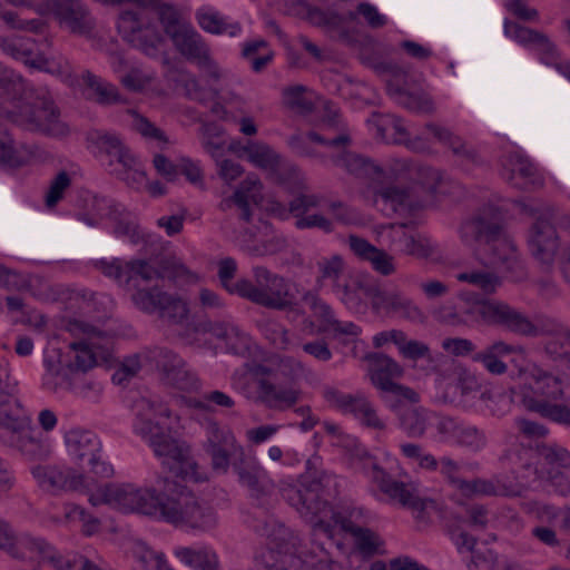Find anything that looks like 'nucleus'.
<instances>
[{"label": "nucleus", "mask_w": 570, "mask_h": 570, "mask_svg": "<svg viewBox=\"0 0 570 570\" xmlns=\"http://www.w3.org/2000/svg\"><path fill=\"white\" fill-rule=\"evenodd\" d=\"M60 389L70 390L77 397H80L90 403H97L102 393V387L99 383L87 380L82 374L70 376L68 382Z\"/></svg>", "instance_id": "nucleus-57"}, {"label": "nucleus", "mask_w": 570, "mask_h": 570, "mask_svg": "<svg viewBox=\"0 0 570 570\" xmlns=\"http://www.w3.org/2000/svg\"><path fill=\"white\" fill-rule=\"evenodd\" d=\"M129 114L132 117V129L141 135L145 139L155 140L160 144L168 142V138L166 137L165 132L155 124H153L148 118L134 110H130Z\"/></svg>", "instance_id": "nucleus-63"}, {"label": "nucleus", "mask_w": 570, "mask_h": 570, "mask_svg": "<svg viewBox=\"0 0 570 570\" xmlns=\"http://www.w3.org/2000/svg\"><path fill=\"white\" fill-rule=\"evenodd\" d=\"M368 365L371 383L380 391L381 400L391 411L396 410L400 401H419L415 391L395 382L403 375V368L393 358L375 353L368 356Z\"/></svg>", "instance_id": "nucleus-17"}, {"label": "nucleus", "mask_w": 570, "mask_h": 570, "mask_svg": "<svg viewBox=\"0 0 570 570\" xmlns=\"http://www.w3.org/2000/svg\"><path fill=\"white\" fill-rule=\"evenodd\" d=\"M401 454L409 461L415 462L422 470L434 472L439 468V461L436 458L425 452L421 444L404 442L400 444Z\"/></svg>", "instance_id": "nucleus-59"}, {"label": "nucleus", "mask_w": 570, "mask_h": 570, "mask_svg": "<svg viewBox=\"0 0 570 570\" xmlns=\"http://www.w3.org/2000/svg\"><path fill=\"white\" fill-rule=\"evenodd\" d=\"M387 91L395 102L403 108L415 112L430 115L435 110L432 98L423 90H410L399 83V76L387 80Z\"/></svg>", "instance_id": "nucleus-41"}, {"label": "nucleus", "mask_w": 570, "mask_h": 570, "mask_svg": "<svg viewBox=\"0 0 570 570\" xmlns=\"http://www.w3.org/2000/svg\"><path fill=\"white\" fill-rule=\"evenodd\" d=\"M514 204L520 213L534 219L527 236L531 255L541 264L552 265L559 249V237L551 223L556 218V208L538 200H517Z\"/></svg>", "instance_id": "nucleus-12"}, {"label": "nucleus", "mask_w": 570, "mask_h": 570, "mask_svg": "<svg viewBox=\"0 0 570 570\" xmlns=\"http://www.w3.org/2000/svg\"><path fill=\"white\" fill-rule=\"evenodd\" d=\"M135 411L134 431L148 443L161 465L184 480L203 481L189 445L175 439L165 425L164 421L170 416L169 409L161 402L140 397L135 403Z\"/></svg>", "instance_id": "nucleus-4"}, {"label": "nucleus", "mask_w": 570, "mask_h": 570, "mask_svg": "<svg viewBox=\"0 0 570 570\" xmlns=\"http://www.w3.org/2000/svg\"><path fill=\"white\" fill-rule=\"evenodd\" d=\"M88 140L108 158L110 167L130 168L137 157L126 145L120 135L114 131L92 130L88 134Z\"/></svg>", "instance_id": "nucleus-36"}, {"label": "nucleus", "mask_w": 570, "mask_h": 570, "mask_svg": "<svg viewBox=\"0 0 570 570\" xmlns=\"http://www.w3.org/2000/svg\"><path fill=\"white\" fill-rule=\"evenodd\" d=\"M361 458L368 460L373 482L391 502L410 509L417 521L426 522L429 520L431 511L435 509V502L421 498L419 485L415 482L394 480L365 450L362 451Z\"/></svg>", "instance_id": "nucleus-14"}, {"label": "nucleus", "mask_w": 570, "mask_h": 570, "mask_svg": "<svg viewBox=\"0 0 570 570\" xmlns=\"http://www.w3.org/2000/svg\"><path fill=\"white\" fill-rule=\"evenodd\" d=\"M262 202L263 185L261 180L254 176H248L240 183L233 196L222 200L220 208L227 210L236 206L239 210V217L245 222H249L252 207L261 206Z\"/></svg>", "instance_id": "nucleus-38"}, {"label": "nucleus", "mask_w": 570, "mask_h": 570, "mask_svg": "<svg viewBox=\"0 0 570 570\" xmlns=\"http://www.w3.org/2000/svg\"><path fill=\"white\" fill-rule=\"evenodd\" d=\"M475 495H501L519 497L527 489L522 482L508 480L502 475H494L491 479H475Z\"/></svg>", "instance_id": "nucleus-49"}, {"label": "nucleus", "mask_w": 570, "mask_h": 570, "mask_svg": "<svg viewBox=\"0 0 570 570\" xmlns=\"http://www.w3.org/2000/svg\"><path fill=\"white\" fill-rule=\"evenodd\" d=\"M95 215L81 214L80 219L89 226H96L104 217H108L112 223V230L117 237L128 239L132 244H137L144 239L136 216L128 212L120 204H112L106 198H94Z\"/></svg>", "instance_id": "nucleus-24"}, {"label": "nucleus", "mask_w": 570, "mask_h": 570, "mask_svg": "<svg viewBox=\"0 0 570 570\" xmlns=\"http://www.w3.org/2000/svg\"><path fill=\"white\" fill-rule=\"evenodd\" d=\"M176 50L188 61L195 63L209 77L219 79L223 71L212 56L209 45L193 24L183 29L170 38Z\"/></svg>", "instance_id": "nucleus-26"}, {"label": "nucleus", "mask_w": 570, "mask_h": 570, "mask_svg": "<svg viewBox=\"0 0 570 570\" xmlns=\"http://www.w3.org/2000/svg\"><path fill=\"white\" fill-rule=\"evenodd\" d=\"M403 401L394 412L397 414L400 429L409 438H422L429 428H434L439 435L446 415L430 411L421 406H403Z\"/></svg>", "instance_id": "nucleus-30"}, {"label": "nucleus", "mask_w": 570, "mask_h": 570, "mask_svg": "<svg viewBox=\"0 0 570 570\" xmlns=\"http://www.w3.org/2000/svg\"><path fill=\"white\" fill-rule=\"evenodd\" d=\"M155 358L160 380L166 385L186 392L196 391L200 387L197 374L178 354L160 348Z\"/></svg>", "instance_id": "nucleus-28"}, {"label": "nucleus", "mask_w": 570, "mask_h": 570, "mask_svg": "<svg viewBox=\"0 0 570 570\" xmlns=\"http://www.w3.org/2000/svg\"><path fill=\"white\" fill-rule=\"evenodd\" d=\"M482 324L500 326L514 334L530 337L543 332V328L524 313L497 298H482Z\"/></svg>", "instance_id": "nucleus-20"}, {"label": "nucleus", "mask_w": 570, "mask_h": 570, "mask_svg": "<svg viewBox=\"0 0 570 570\" xmlns=\"http://www.w3.org/2000/svg\"><path fill=\"white\" fill-rule=\"evenodd\" d=\"M17 391V381L11 376L9 363L6 358H0V416L10 414L12 405H21L14 393Z\"/></svg>", "instance_id": "nucleus-54"}, {"label": "nucleus", "mask_w": 570, "mask_h": 570, "mask_svg": "<svg viewBox=\"0 0 570 570\" xmlns=\"http://www.w3.org/2000/svg\"><path fill=\"white\" fill-rule=\"evenodd\" d=\"M41 13H52L59 26L72 35L91 38L96 20L81 0H43Z\"/></svg>", "instance_id": "nucleus-21"}, {"label": "nucleus", "mask_w": 570, "mask_h": 570, "mask_svg": "<svg viewBox=\"0 0 570 570\" xmlns=\"http://www.w3.org/2000/svg\"><path fill=\"white\" fill-rule=\"evenodd\" d=\"M66 330L78 341L70 343L65 353L59 348L47 351L43 360L46 373L42 384L53 392L70 376L83 374L112 356L114 337L108 332L80 320L68 321Z\"/></svg>", "instance_id": "nucleus-2"}, {"label": "nucleus", "mask_w": 570, "mask_h": 570, "mask_svg": "<svg viewBox=\"0 0 570 570\" xmlns=\"http://www.w3.org/2000/svg\"><path fill=\"white\" fill-rule=\"evenodd\" d=\"M32 475L38 484L47 491H79L86 488L85 475L67 466L37 465L32 469Z\"/></svg>", "instance_id": "nucleus-35"}, {"label": "nucleus", "mask_w": 570, "mask_h": 570, "mask_svg": "<svg viewBox=\"0 0 570 570\" xmlns=\"http://www.w3.org/2000/svg\"><path fill=\"white\" fill-rule=\"evenodd\" d=\"M539 458L549 464L570 470V452L556 443L538 446L537 450L523 446L509 449L500 456V462L510 466L517 478L528 480L533 476L534 480H542L544 471L538 465Z\"/></svg>", "instance_id": "nucleus-15"}, {"label": "nucleus", "mask_w": 570, "mask_h": 570, "mask_svg": "<svg viewBox=\"0 0 570 570\" xmlns=\"http://www.w3.org/2000/svg\"><path fill=\"white\" fill-rule=\"evenodd\" d=\"M208 332L216 338L224 341L228 352L245 356L250 353L252 337L229 321L212 323Z\"/></svg>", "instance_id": "nucleus-44"}, {"label": "nucleus", "mask_w": 570, "mask_h": 570, "mask_svg": "<svg viewBox=\"0 0 570 570\" xmlns=\"http://www.w3.org/2000/svg\"><path fill=\"white\" fill-rule=\"evenodd\" d=\"M433 140L450 148L456 156L469 159L474 157V153L466 148L460 136L455 135L450 128L433 121L426 122L421 134L411 136L407 131L404 146L413 153L431 155L435 153Z\"/></svg>", "instance_id": "nucleus-23"}, {"label": "nucleus", "mask_w": 570, "mask_h": 570, "mask_svg": "<svg viewBox=\"0 0 570 570\" xmlns=\"http://www.w3.org/2000/svg\"><path fill=\"white\" fill-rule=\"evenodd\" d=\"M341 480L325 470H316L303 475L298 484H289L282 489V495L302 518L313 525L314 539L309 547L298 546L297 553L305 557L306 567L321 570L350 568L336 560L343 553V546L332 538V521L342 530L353 533L364 529L373 519L372 513L363 507L347 504L334 511L328 500L340 493ZM297 538L296 535H294Z\"/></svg>", "instance_id": "nucleus-1"}, {"label": "nucleus", "mask_w": 570, "mask_h": 570, "mask_svg": "<svg viewBox=\"0 0 570 570\" xmlns=\"http://www.w3.org/2000/svg\"><path fill=\"white\" fill-rule=\"evenodd\" d=\"M461 283H466L484 294H493L501 286V278L487 268H469L455 275Z\"/></svg>", "instance_id": "nucleus-52"}, {"label": "nucleus", "mask_w": 570, "mask_h": 570, "mask_svg": "<svg viewBox=\"0 0 570 570\" xmlns=\"http://www.w3.org/2000/svg\"><path fill=\"white\" fill-rule=\"evenodd\" d=\"M440 473L448 480V482L460 491L462 495L474 497V483L473 480H465L461 478V464L454 461L450 456H443L439 461Z\"/></svg>", "instance_id": "nucleus-53"}, {"label": "nucleus", "mask_w": 570, "mask_h": 570, "mask_svg": "<svg viewBox=\"0 0 570 570\" xmlns=\"http://www.w3.org/2000/svg\"><path fill=\"white\" fill-rule=\"evenodd\" d=\"M95 267L118 285L129 287L128 262L119 258L99 259L95 263Z\"/></svg>", "instance_id": "nucleus-60"}, {"label": "nucleus", "mask_w": 570, "mask_h": 570, "mask_svg": "<svg viewBox=\"0 0 570 570\" xmlns=\"http://www.w3.org/2000/svg\"><path fill=\"white\" fill-rule=\"evenodd\" d=\"M0 440L30 460H43L51 454L49 439L33 429L22 405L13 404L10 414L0 416Z\"/></svg>", "instance_id": "nucleus-13"}, {"label": "nucleus", "mask_w": 570, "mask_h": 570, "mask_svg": "<svg viewBox=\"0 0 570 570\" xmlns=\"http://www.w3.org/2000/svg\"><path fill=\"white\" fill-rule=\"evenodd\" d=\"M304 302L309 306L313 317L318 323L320 333H331L335 338H354L361 334V327L350 321H341L334 309L317 294L307 291L303 295Z\"/></svg>", "instance_id": "nucleus-29"}, {"label": "nucleus", "mask_w": 570, "mask_h": 570, "mask_svg": "<svg viewBox=\"0 0 570 570\" xmlns=\"http://www.w3.org/2000/svg\"><path fill=\"white\" fill-rule=\"evenodd\" d=\"M155 520L199 531H208L217 524L216 513L210 505L186 485L170 480H166L165 489L159 494Z\"/></svg>", "instance_id": "nucleus-9"}, {"label": "nucleus", "mask_w": 570, "mask_h": 570, "mask_svg": "<svg viewBox=\"0 0 570 570\" xmlns=\"http://www.w3.org/2000/svg\"><path fill=\"white\" fill-rule=\"evenodd\" d=\"M129 287L139 286L138 281L150 282L157 278L193 279L195 274L176 256L150 257L128 262Z\"/></svg>", "instance_id": "nucleus-22"}, {"label": "nucleus", "mask_w": 570, "mask_h": 570, "mask_svg": "<svg viewBox=\"0 0 570 570\" xmlns=\"http://www.w3.org/2000/svg\"><path fill=\"white\" fill-rule=\"evenodd\" d=\"M110 494L115 510L156 519L160 492L155 488L139 487L130 482L116 483Z\"/></svg>", "instance_id": "nucleus-25"}, {"label": "nucleus", "mask_w": 570, "mask_h": 570, "mask_svg": "<svg viewBox=\"0 0 570 570\" xmlns=\"http://www.w3.org/2000/svg\"><path fill=\"white\" fill-rule=\"evenodd\" d=\"M135 292L131 294L134 305L141 312L147 314L157 313L163 299H166L167 293L159 287H134Z\"/></svg>", "instance_id": "nucleus-56"}, {"label": "nucleus", "mask_w": 570, "mask_h": 570, "mask_svg": "<svg viewBox=\"0 0 570 570\" xmlns=\"http://www.w3.org/2000/svg\"><path fill=\"white\" fill-rule=\"evenodd\" d=\"M157 313L163 318H167L174 323H180L187 317L188 307L186 302L180 297L167 293L166 299H163Z\"/></svg>", "instance_id": "nucleus-62"}, {"label": "nucleus", "mask_w": 570, "mask_h": 570, "mask_svg": "<svg viewBox=\"0 0 570 570\" xmlns=\"http://www.w3.org/2000/svg\"><path fill=\"white\" fill-rule=\"evenodd\" d=\"M322 394L331 407L343 414H351L363 428L376 432L386 430V420L380 416L376 407L364 393H345L336 387L325 386Z\"/></svg>", "instance_id": "nucleus-18"}, {"label": "nucleus", "mask_w": 570, "mask_h": 570, "mask_svg": "<svg viewBox=\"0 0 570 570\" xmlns=\"http://www.w3.org/2000/svg\"><path fill=\"white\" fill-rule=\"evenodd\" d=\"M374 205L390 216L415 212L424 206V202L413 189L387 186L375 191Z\"/></svg>", "instance_id": "nucleus-34"}, {"label": "nucleus", "mask_w": 570, "mask_h": 570, "mask_svg": "<svg viewBox=\"0 0 570 570\" xmlns=\"http://www.w3.org/2000/svg\"><path fill=\"white\" fill-rule=\"evenodd\" d=\"M416 161L409 158H393L390 159L384 167H381V173H377V181L384 180H409L414 177Z\"/></svg>", "instance_id": "nucleus-55"}, {"label": "nucleus", "mask_w": 570, "mask_h": 570, "mask_svg": "<svg viewBox=\"0 0 570 570\" xmlns=\"http://www.w3.org/2000/svg\"><path fill=\"white\" fill-rule=\"evenodd\" d=\"M373 307L387 315L413 323H424L426 316L422 308L401 291H383L373 297Z\"/></svg>", "instance_id": "nucleus-33"}, {"label": "nucleus", "mask_w": 570, "mask_h": 570, "mask_svg": "<svg viewBox=\"0 0 570 570\" xmlns=\"http://www.w3.org/2000/svg\"><path fill=\"white\" fill-rule=\"evenodd\" d=\"M204 429L203 449L209 456L214 472L225 475L232 466L238 484L245 488L253 499L261 500L274 492L275 482L268 471L256 458L246 456L244 446L228 426H222L210 420Z\"/></svg>", "instance_id": "nucleus-3"}, {"label": "nucleus", "mask_w": 570, "mask_h": 570, "mask_svg": "<svg viewBox=\"0 0 570 570\" xmlns=\"http://www.w3.org/2000/svg\"><path fill=\"white\" fill-rule=\"evenodd\" d=\"M436 250L438 244L428 235L412 230L404 255H410L417 258H426L434 255Z\"/></svg>", "instance_id": "nucleus-64"}, {"label": "nucleus", "mask_w": 570, "mask_h": 570, "mask_svg": "<svg viewBox=\"0 0 570 570\" xmlns=\"http://www.w3.org/2000/svg\"><path fill=\"white\" fill-rule=\"evenodd\" d=\"M501 175L510 185L523 190H534L544 184L537 167L519 153H510L503 157Z\"/></svg>", "instance_id": "nucleus-31"}, {"label": "nucleus", "mask_w": 570, "mask_h": 570, "mask_svg": "<svg viewBox=\"0 0 570 570\" xmlns=\"http://www.w3.org/2000/svg\"><path fill=\"white\" fill-rule=\"evenodd\" d=\"M317 271L316 283L320 287L330 288L350 311H365L368 287L351 273L341 255L321 258L317 262Z\"/></svg>", "instance_id": "nucleus-11"}, {"label": "nucleus", "mask_w": 570, "mask_h": 570, "mask_svg": "<svg viewBox=\"0 0 570 570\" xmlns=\"http://www.w3.org/2000/svg\"><path fill=\"white\" fill-rule=\"evenodd\" d=\"M320 207V198L316 195H299L289 202L288 212L279 203H273L269 209L281 218L292 215L295 226L299 229L318 228L325 233L333 230L331 219L322 214H311V210Z\"/></svg>", "instance_id": "nucleus-27"}, {"label": "nucleus", "mask_w": 570, "mask_h": 570, "mask_svg": "<svg viewBox=\"0 0 570 570\" xmlns=\"http://www.w3.org/2000/svg\"><path fill=\"white\" fill-rule=\"evenodd\" d=\"M51 551V543L43 537L30 532L16 533L9 557L26 563H42L46 554Z\"/></svg>", "instance_id": "nucleus-39"}, {"label": "nucleus", "mask_w": 570, "mask_h": 570, "mask_svg": "<svg viewBox=\"0 0 570 570\" xmlns=\"http://www.w3.org/2000/svg\"><path fill=\"white\" fill-rule=\"evenodd\" d=\"M440 439L473 453L484 450L488 445L484 430L451 416H445Z\"/></svg>", "instance_id": "nucleus-32"}, {"label": "nucleus", "mask_w": 570, "mask_h": 570, "mask_svg": "<svg viewBox=\"0 0 570 570\" xmlns=\"http://www.w3.org/2000/svg\"><path fill=\"white\" fill-rule=\"evenodd\" d=\"M291 12L306 17L315 26L328 29H340L345 21L344 17L337 12L311 7L305 0L293 1Z\"/></svg>", "instance_id": "nucleus-50"}, {"label": "nucleus", "mask_w": 570, "mask_h": 570, "mask_svg": "<svg viewBox=\"0 0 570 570\" xmlns=\"http://www.w3.org/2000/svg\"><path fill=\"white\" fill-rule=\"evenodd\" d=\"M196 21L204 31L213 35L237 37L242 31L238 22L230 21L227 17L209 7H203L197 10Z\"/></svg>", "instance_id": "nucleus-48"}, {"label": "nucleus", "mask_w": 570, "mask_h": 570, "mask_svg": "<svg viewBox=\"0 0 570 570\" xmlns=\"http://www.w3.org/2000/svg\"><path fill=\"white\" fill-rule=\"evenodd\" d=\"M0 48L6 55L22 61L30 68L53 75L69 85L75 81L73 68L68 58L59 52L46 57L38 51L32 38H0Z\"/></svg>", "instance_id": "nucleus-16"}, {"label": "nucleus", "mask_w": 570, "mask_h": 570, "mask_svg": "<svg viewBox=\"0 0 570 570\" xmlns=\"http://www.w3.org/2000/svg\"><path fill=\"white\" fill-rule=\"evenodd\" d=\"M328 111L327 119L321 124V131H309L305 136H293L289 144L301 155H312L304 148L307 142H316L327 149V158L333 166L345 170L356 178L376 179L377 173H381V166L374 164L371 159L346 150L352 142L350 131L345 122L338 117L336 110H332L330 105H325Z\"/></svg>", "instance_id": "nucleus-6"}, {"label": "nucleus", "mask_w": 570, "mask_h": 570, "mask_svg": "<svg viewBox=\"0 0 570 570\" xmlns=\"http://www.w3.org/2000/svg\"><path fill=\"white\" fill-rule=\"evenodd\" d=\"M504 33L522 45H532L538 51L540 60L548 66H553L560 60L557 47L546 35L539 31L520 26L515 22L505 21Z\"/></svg>", "instance_id": "nucleus-37"}, {"label": "nucleus", "mask_w": 570, "mask_h": 570, "mask_svg": "<svg viewBox=\"0 0 570 570\" xmlns=\"http://www.w3.org/2000/svg\"><path fill=\"white\" fill-rule=\"evenodd\" d=\"M254 392L247 397L269 410L284 411L294 406L299 399V391L293 385L277 384L273 370L257 365L252 370Z\"/></svg>", "instance_id": "nucleus-19"}, {"label": "nucleus", "mask_w": 570, "mask_h": 570, "mask_svg": "<svg viewBox=\"0 0 570 570\" xmlns=\"http://www.w3.org/2000/svg\"><path fill=\"white\" fill-rule=\"evenodd\" d=\"M233 291L243 298L275 311L299 313L297 287L284 276L264 266L253 267V281L235 282Z\"/></svg>", "instance_id": "nucleus-10"}, {"label": "nucleus", "mask_w": 570, "mask_h": 570, "mask_svg": "<svg viewBox=\"0 0 570 570\" xmlns=\"http://www.w3.org/2000/svg\"><path fill=\"white\" fill-rule=\"evenodd\" d=\"M462 244L487 263L503 265L507 271L522 272L517 247L504 228L501 210L492 205L483 206L464 218L459 226Z\"/></svg>", "instance_id": "nucleus-5"}, {"label": "nucleus", "mask_w": 570, "mask_h": 570, "mask_svg": "<svg viewBox=\"0 0 570 570\" xmlns=\"http://www.w3.org/2000/svg\"><path fill=\"white\" fill-rule=\"evenodd\" d=\"M65 443L68 454L77 462L94 460L97 452H101V442L97 434L81 428L67 431Z\"/></svg>", "instance_id": "nucleus-42"}, {"label": "nucleus", "mask_w": 570, "mask_h": 570, "mask_svg": "<svg viewBox=\"0 0 570 570\" xmlns=\"http://www.w3.org/2000/svg\"><path fill=\"white\" fill-rule=\"evenodd\" d=\"M174 556L184 564L195 570H219L216 552L207 546L175 547Z\"/></svg>", "instance_id": "nucleus-46"}, {"label": "nucleus", "mask_w": 570, "mask_h": 570, "mask_svg": "<svg viewBox=\"0 0 570 570\" xmlns=\"http://www.w3.org/2000/svg\"><path fill=\"white\" fill-rule=\"evenodd\" d=\"M356 551L350 553V558L371 557L380 551L382 540L380 535L368 527L351 533Z\"/></svg>", "instance_id": "nucleus-58"}, {"label": "nucleus", "mask_w": 570, "mask_h": 570, "mask_svg": "<svg viewBox=\"0 0 570 570\" xmlns=\"http://www.w3.org/2000/svg\"><path fill=\"white\" fill-rule=\"evenodd\" d=\"M518 353V360L524 358V350L521 346L511 345L504 341H494L482 351L472 355L474 363H480L485 371L493 375H502L507 373L508 365L502 361V357L509 354Z\"/></svg>", "instance_id": "nucleus-40"}, {"label": "nucleus", "mask_w": 570, "mask_h": 570, "mask_svg": "<svg viewBox=\"0 0 570 570\" xmlns=\"http://www.w3.org/2000/svg\"><path fill=\"white\" fill-rule=\"evenodd\" d=\"M412 230L406 224H387L376 227V240L390 252L404 254Z\"/></svg>", "instance_id": "nucleus-51"}, {"label": "nucleus", "mask_w": 570, "mask_h": 570, "mask_svg": "<svg viewBox=\"0 0 570 570\" xmlns=\"http://www.w3.org/2000/svg\"><path fill=\"white\" fill-rule=\"evenodd\" d=\"M515 377L521 381L520 395L523 406L559 424L570 426V407L562 402L563 380L524 358H512Z\"/></svg>", "instance_id": "nucleus-7"}, {"label": "nucleus", "mask_w": 570, "mask_h": 570, "mask_svg": "<svg viewBox=\"0 0 570 570\" xmlns=\"http://www.w3.org/2000/svg\"><path fill=\"white\" fill-rule=\"evenodd\" d=\"M81 81L86 87L85 95L100 105H114L122 102L121 95L116 86L104 80L101 77L85 70L81 73Z\"/></svg>", "instance_id": "nucleus-47"}, {"label": "nucleus", "mask_w": 570, "mask_h": 570, "mask_svg": "<svg viewBox=\"0 0 570 570\" xmlns=\"http://www.w3.org/2000/svg\"><path fill=\"white\" fill-rule=\"evenodd\" d=\"M150 11H155L166 35L173 38L183 27L190 24L180 21V16L173 4L153 0L149 6H137L135 9L120 11L117 29L125 41L149 57H157L164 43V37L151 23Z\"/></svg>", "instance_id": "nucleus-8"}, {"label": "nucleus", "mask_w": 570, "mask_h": 570, "mask_svg": "<svg viewBox=\"0 0 570 570\" xmlns=\"http://www.w3.org/2000/svg\"><path fill=\"white\" fill-rule=\"evenodd\" d=\"M367 122L379 139L404 146L409 130L396 116L373 114Z\"/></svg>", "instance_id": "nucleus-45"}, {"label": "nucleus", "mask_w": 570, "mask_h": 570, "mask_svg": "<svg viewBox=\"0 0 570 570\" xmlns=\"http://www.w3.org/2000/svg\"><path fill=\"white\" fill-rule=\"evenodd\" d=\"M230 149L264 170L274 171L281 164L279 155L269 145L259 140H248L246 144L233 142Z\"/></svg>", "instance_id": "nucleus-43"}, {"label": "nucleus", "mask_w": 570, "mask_h": 570, "mask_svg": "<svg viewBox=\"0 0 570 570\" xmlns=\"http://www.w3.org/2000/svg\"><path fill=\"white\" fill-rule=\"evenodd\" d=\"M284 101L292 109L299 112H309L313 109V100L307 95V88L302 85L289 86L283 91Z\"/></svg>", "instance_id": "nucleus-61"}]
</instances>
